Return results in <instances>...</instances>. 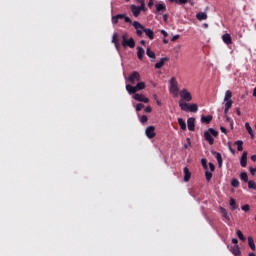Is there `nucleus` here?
<instances>
[{
  "label": "nucleus",
  "instance_id": "1",
  "mask_svg": "<svg viewBox=\"0 0 256 256\" xmlns=\"http://www.w3.org/2000/svg\"><path fill=\"white\" fill-rule=\"evenodd\" d=\"M179 107L181 111H185L186 113H197V111H199V106L195 103L189 104L187 102L179 101Z\"/></svg>",
  "mask_w": 256,
  "mask_h": 256
},
{
  "label": "nucleus",
  "instance_id": "2",
  "mask_svg": "<svg viewBox=\"0 0 256 256\" xmlns=\"http://www.w3.org/2000/svg\"><path fill=\"white\" fill-rule=\"evenodd\" d=\"M219 136V132L213 128H209L206 132H204V139L209 143V145H213L215 143V137Z\"/></svg>",
  "mask_w": 256,
  "mask_h": 256
},
{
  "label": "nucleus",
  "instance_id": "3",
  "mask_svg": "<svg viewBox=\"0 0 256 256\" xmlns=\"http://www.w3.org/2000/svg\"><path fill=\"white\" fill-rule=\"evenodd\" d=\"M232 97H233V94L231 93V90H227L225 92V97H224V103H225L224 115H227V113H229V109L233 107V100H231Z\"/></svg>",
  "mask_w": 256,
  "mask_h": 256
},
{
  "label": "nucleus",
  "instance_id": "4",
  "mask_svg": "<svg viewBox=\"0 0 256 256\" xmlns=\"http://www.w3.org/2000/svg\"><path fill=\"white\" fill-rule=\"evenodd\" d=\"M180 95V100L182 101V103H189L191 101H193V96L191 95V92H189V90H187V88H184L180 91L179 93Z\"/></svg>",
  "mask_w": 256,
  "mask_h": 256
},
{
  "label": "nucleus",
  "instance_id": "5",
  "mask_svg": "<svg viewBox=\"0 0 256 256\" xmlns=\"http://www.w3.org/2000/svg\"><path fill=\"white\" fill-rule=\"evenodd\" d=\"M169 91L172 93V95H177L179 93V84L177 83V79H175V77L170 79Z\"/></svg>",
  "mask_w": 256,
  "mask_h": 256
},
{
  "label": "nucleus",
  "instance_id": "6",
  "mask_svg": "<svg viewBox=\"0 0 256 256\" xmlns=\"http://www.w3.org/2000/svg\"><path fill=\"white\" fill-rule=\"evenodd\" d=\"M134 29H136V35L138 37H143V33H145V26H143L139 21H134L132 23Z\"/></svg>",
  "mask_w": 256,
  "mask_h": 256
},
{
  "label": "nucleus",
  "instance_id": "7",
  "mask_svg": "<svg viewBox=\"0 0 256 256\" xmlns=\"http://www.w3.org/2000/svg\"><path fill=\"white\" fill-rule=\"evenodd\" d=\"M130 9L134 17H139V15H141V11L145 10V3L140 4V6H135L134 4H132L130 6Z\"/></svg>",
  "mask_w": 256,
  "mask_h": 256
},
{
  "label": "nucleus",
  "instance_id": "8",
  "mask_svg": "<svg viewBox=\"0 0 256 256\" xmlns=\"http://www.w3.org/2000/svg\"><path fill=\"white\" fill-rule=\"evenodd\" d=\"M128 81H129V83H131L132 85H135L136 82L141 81V74H139V72H137V71H133V72L129 75Z\"/></svg>",
  "mask_w": 256,
  "mask_h": 256
},
{
  "label": "nucleus",
  "instance_id": "9",
  "mask_svg": "<svg viewBox=\"0 0 256 256\" xmlns=\"http://www.w3.org/2000/svg\"><path fill=\"white\" fill-rule=\"evenodd\" d=\"M230 253L234 256H241V248L239 245L227 246Z\"/></svg>",
  "mask_w": 256,
  "mask_h": 256
},
{
  "label": "nucleus",
  "instance_id": "10",
  "mask_svg": "<svg viewBox=\"0 0 256 256\" xmlns=\"http://www.w3.org/2000/svg\"><path fill=\"white\" fill-rule=\"evenodd\" d=\"M145 135L148 139H153L156 135L155 126H148L145 130Z\"/></svg>",
  "mask_w": 256,
  "mask_h": 256
},
{
  "label": "nucleus",
  "instance_id": "11",
  "mask_svg": "<svg viewBox=\"0 0 256 256\" xmlns=\"http://www.w3.org/2000/svg\"><path fill=\"white\" fill-rule=\"evenodd\" d=\"M133 99L139 101L140 103H149V98L145 97L143 94H134Z\"/></svg>",
  "mask_w": 256,
  "mask_h": 256
},
{
  "label": "nucleus",
  "instance_id": "12",
  "mask_svg": "<svg viewBox=\"0 0 256 256\" xmlns=\"http://www.w3.org/2000/svg\"><path fill=\"white\" fill-rule=\"evenodd\" d=\"M122 46L130 47V49H134L135 48V39L130 38V39L122 41Z\"/></svg>",
  "mask_w": 256,
  "mask_h": 256
},
{
  "label": "nucleus",
  "instance_id": "13",
  "mask_svg": "<svg viewBox=\"0 0 256 256\" xmlns=\"http://www.w3.org/2000/svg\"><path fill=\"white\" fill-rule=\"evenodd\" d=\"M212 155H214V157H216L218 167L221 169V167H223V157L221 156V153L212 151Z\"/></svg>",
  "mask_w": 256,
  "mask_h": 256
},
{
  "label": "nucleus",
  "instance_id": "14",
  "mask_svg": "<svg viewBox=\"0 0 256 256\" xmlns=\"http://www.w3.org/2000/svg\"><path fill=\"white\" fill-rule=\"evenodd\" d=\"M222 41L225 43V45H231L233 43V39L229 33L222 35Z\"/></svg>",
  "mask_w": 256,
  "mask_h": 256
},
{
  "label": "nucleus",
  "instance_id": "15",
  "mask_svg": "<svg viewBox=\"0 0 256 256\" xmlns=\"http://www.w3.org/2000/svg\"><path fill=\"white\" fill-rule=\"evenodd\" d=\"M188 131H195V118L190 117L187 120Z\"/></svg>",
  "mask_w": 256,
  "mask_h": 256
},
{
  "label": "nucleus",
  "instance_id": "16",
  "mask_svg": "<svg viewBox=\"0 0 256 256\" xmlns=\"http://www.w3.org/2000/svg\"><path fill=\"white\" fill-rule=\"evenodd\" d=\"M220 212L222 213V217H224V219H226V223H229L231 221V216H229L227 209L220 207Z\"/></svg>",
  "mask_w": 256,
  "mask_h": 256
},
{
  "label": "nucleus",
  "instance_id": "17",
  "mask_svg": "<svg viewBox=\"0 0 256 256\" xmlns=\"http://www.w3.org/2000/svg\"><path fill=\"white\" fill-rule=\"evenodd\" d=\"M126 91L129 95H136L135 93H137V88L136 86H132L130 84L126 85Z\"/></svg>",
  "mask_w": 256,
  "mask_h": 256
},
{
  "label": "nucleus",
  "instance_id": "18",
  "mask_svg": "<svg viewBox=\"0 0 256 256\" xmlns=\"http://www.w3.org/2000/svg\"><path fill=\"white\" fill-rule=\"evenodd\" d=\"M144 33H145L146 37H148V39H150V41H153V39H155V33L150 28H146L144 30Z\"/></svg>",
  "mask_w": 256,
  "mask_h": 256
},
{
  "label": "nucleus",
  "instance_id": "19",
  "mask_svg": "<svg viewBox=\"0 0 256 256\" xmlns=\"http://www.w3.org/2000/svg\"><path fill=\"white\" fill-rule=\"evenodd\" d=\"M137 57L139 61H143V56L145 55V49L141 46H137Z\"/></svg>",
  "mask_w": 256,
  "mask_h": 256
},
{
  "label": "nucleus",
  "instance_id": "20",
  "mask_svg": "<svg viewBox=\"0 0 256 256\" xmlns=\"http://www.w3.org/2000/svg\"><path fill=\"white\" fill-rule=\"evenodd\" d=\"M240 165H241V167H247V151H244L242 153V156L240 159Z\"/></svg>",
  "mask_w": 256,
  "mask_h": 256
},
{
  "label": "nucleus",
  "instance_id": "21",
  "mask_svg": "<svg viewBox=\"0 0 256 256\" xmlns=\"http://www.w3.org/2000/svg\"><path fill=\"white\" fill-rule=\"evenodd\" d=\"M191 179V172L189 171V168L184 167V181L185 183H189Z\"/></svg>",
  "mask_w": 256,
  "mask_h": 256
},
{
  "label": "nucleus",
  "instance_id": "22",
  "mask_svg": "<svg viewBox=\"0 0 256 256\" xmlns=\"http://www.w3.org/2000/svg\"><path fill=\"white\" fill-rule=\"evenodd\" d=\"M207 12H199L196 14V19H198V21H207Z\"/></svg>",
  "mask_w": 256,
  "mask_h": 256
},
{
  "label": "nucleus",
  "instance_id": "23",
  "mask_svg": "<svg viewBox=\"0 0 256 256\" xmlns=\"http://www.w3.org/2000/svg\"><path fill=\"white\" fill-rule=\"evenodd\" d=\"M246 131H248L251 139H255V133L253 132V128H251V125H249V122L245 123Z\"/></svg>",
  "mask_w": 256,
  "mask_h": 256
},
{
  "label": "nucleus",
  "instance_id": "24",
  "mask_svg": "<svg viewBox=\"0 0 256 256\" xmlns=\"http://www.w3.org/2000/svg\"><path fill=\"white\" fill-rule=\"evenodd\" d=\"M116 17L119 19H124L125 23H133V20H131V18H129L127 15L125 14H117Z\"/></svg>",
  "mask_w": 256,
  "mask_h": 256
},
{
  "label": "nucleus",
  "instance_id": "25",
  "mask_svg": "<svg viewBox=\"0 0 256 256\" xmlns=\"http://www.w3.org/2000/svg\"><path fill=\"white\" fill-rule=\"evenodd\" d=\"M165 61H169V58H161L159 62L155 64V69H161L165 65Z\"/></svg>",
  "mask_w": 256,
  "mask_h": 256
},
{
  "label": "nucleus",
  "instance_id": "26",
  "mask_svg": "<svg viewBox=\"0 0 256 256\" xmlns=\"http://www.w3.org/2000/svg\"><path fill=\"white\" fill-rule=\"evenodd\" d=\"M211 121H213V116H211V115L201 117V122L206 123V125H209V123H211Z\"/></svg>",
  "mask_w": 256,
  "mask_h": 256
},
{
  "label": "nucleus",
  "instance_id": "27",
  "mask_svg": "<svg viewBox=\"0 0 256 256\" xmlns=\"http://www.w3.org/2000/svg\"><path fill=\"white\" fill-rule=\"evenodd\" d=\"M178 124L182 131H185V129H187V123L185 122V120H183V118H178Z\"/></svg>",
  "mask_w": 256,
  "mask_h": 256
},
{
  "label": "nucleus",
  "instance_id": "28",
  "mask_svg": "<svg viewBox=\"0 0 256 256\" xmlns=\"http://www.w3.org/2000/svg\"><path fill=\"white\" fill-rule=\"evenodd\" d=\"M248 245L252 251H255V241L253 240V237H248Z\"/></svg>",
  "mask_w": 256,
  "mask_h": 256
},
{
  "label": "nucleus",
  "instance_id": "29",
  "mask_svg": "<svg viewBox=\"0 0 256 256\" xmlns=\"http://www.w3.org/2000/svg\"><path fill=\"white\" fill-rule=\"evenodd\" d=\"M156 11L157 13L167 11V6H165V4H156Z\"/></svg>",
  "mask_w": 256,
  "mask_h": 256
},
{
  "label": "nucleus",
  "instance_id": "30",
  "mask_svg": "<svg viewBox=\"0 0 256 256\" xmlns=\"http://www.w3.org/2000/svg\"><path fill=\"white\" fill-rule=\"evenodd\" d=\"M135 87H136V91H143L146 85H145V82H138Z\"/></svg>",
  "mask_w": 256,
  "mask_h": 256
},
{
  "label": "nucleus",
  "instance_id": "31",
  "mask_svg": "<svg viewBox=\"0 0 256 256\" xmlns=\"http://www.w3.org/2000/svg\"><path fill=\"white\" fill-rule=\"evenodd\" d=\"M240 179L245 183L249 182V176L247 175V172H241Z\"/></svg>",
  "mask_w": 256,
  "mask_h": 256
},
{
  "label": "nucleus",
  "instance_id": "32",
  "mask_svg": "<svg viewBox=\"0 0 256 256\" xmlns=\"http://www.w3.org/2000/svg\"><path fill=\"white\" fill-rule=\"evenodd\" d=\"M146 55L147 57H149L150 59H155V52L151 51V48H147L146 50Z\"/></svg>",
  "mask_w": 256,
  "mask_h": 256
},
{
  "label": "nucleus",
  "instance_id": "33",
  "mask_svg": "<svg viewBox=\"0 0 256 256\" xmlns=\"http://www.w3.org/2000/svg\"><path fill=\"white\" fill-rule=\"evenodd\" d=\"M235 145H237V151H243V140L236 141Z\"/></svg>",
  "mask_w": 256,
  "mask_h": 256
},
{
  "label": "nucleus",
  "instance_id": "34",
  "mask_svg": "<svg viewBox=\"0 0 256 256\" xmlns=\"http://www.w3.org/2000/svg\"><path fill=\"white\" fill-rule=\"evenodd\" d=\"M236 235H237L238 239H240V241H245L246 238L243 235V232H241V230H237Z\"/></svg>",
  "mask_w": 256,
  "mask_h": 256
},
{
  "label": "nucleus",
  "instance_id": "35",
  "mask_svg": "<svg viewBox=\"0 0 256 256\" xmlns=\"http://www.w3.org/2000/svg\"><path fill=\"white\" fill-rule=\"evenodd\" d=\"M205 177H206V181H211L212 177H213V172H210L209 170L205 171Z\"/></svg>",
  "mask_w": 256,
  "mask_h": 256
},
{
  "label": "nucleus",
  "instance_id": "36",
  "mask_svg": "<svg viewBox=\"0 0 256 256\" xmlns=\"http://www.w3.org/2000/svg\"><path fill=\"white\" fill-rule=\"evenodd\" d=\"M248 188L249 189H254V191H256V183H255V181L249 180L248 181Z\"/></svg>",
  "mask_w": 256,
  "mask_h": 256
},
{
  "label": "nucleus",
  "instance_id": "37",
  "mask_svg": "<svg viewBox=\"0 0 256 256\" xmlns=\"http://www.w3.org/2000/svg\"><path fill=\"white\" fill-rule=\"evenodd\" d=\"M230 207H232V211H235V209H237V202L233 198L230 199Z\"/></svg>",
  "mask_w": 256,
  "mask_h": 256
},
{
  "label": "nucleus",
  "instance_id": "38",
  "mask_svg": "<svg viewBox=\"0 0 256 256\" xmlns=\"http://www.w3.org/2000/svg\"><path fill=\"white\" fill-rule=\"evenodd\" d=\"M232 187H239V180L237 178H233L231 180Z\"/></svg>",
  "mask_w": 256,
  "mask_h": 256
},
{
  "label": "nucleus",
  "instance_id": "39",
  "mask_svg": "<svg viewBox=\"0 0 256 256\" xmlns=\"http://www.w3.org/2000/svg\"><path fill=\"white\" fill-rule=\"evenodd\" d=\"M144 108H145V105L143 103H138L135 106V109H136L137 112L141 111Z\"/></svg>",
  "mask_w": 256,
  "mask_h": 256
},
{
  "label": "nucleus",
  "instance_id": "40",
  "mask_svg": "<svg viewBox=\"0 0 256 256\" xmlns=\"http://www.w3.org/2000/svg\"><path fill=\"white\" fill-rule=\"evenodd\" d=\"M139 119H140V123H147V121H149V118L147 117V115H142Z\"/></svg>",
  "mask_w": 256,
  "mask_h": 256
},
{
  "label": "nucleus",
  "instance_id": "41",
  "mask_svg": "<svg viewBox=\"0 0 256 256\" xmlns=\"http://www.w3.org/2000/svg\"><path fill=\"white\" fill-rule=\"evenodd\" d=\"M242 211H245V213H247V211H249L250 206L249 204H245L244 206L241 207Z\"/></svg>",
  "mask_w": 256,
  "mask_h": 256
},
{
  "label": "nucleus",
  "instance_id": "42",
  "mask_svg": "<svg viewBox=\"0 0 256 256\" xmlns=\"http://www.w3.org/2000/svg\"><path fill=\"white\" fill-rule=\"evenodd\" d=\"M112 23L113 25H117V23H119V18H117V16H112Z\"/></svg>",
  "mask_w": 256,
  "mask_h": 256
},
{
  "label": "nucleus",
  "instance_id": "43",
  "mask_svg": "<svg viewBox=\"0 0 256 256\" xmlns=\"http://www.w3.org/2000/svg\"><path fill=\"white\" fill-rule=\"evenodd\" d=\"M209 169H210V172L213 173V171H215V164L214 163H209Z\"/></svg>",
  "mask_w": 256,
  "mask_h": 256
},
{
  "label": "nucleus",
  "instance_id": "44",
  "mask_svg": "<svg viewBox=\"0 0 256 256\" xmlns=\"http://www.w3.org/2000/svg\"><path fill=\"white\" fill-rule=\"evenodd\" d=\"M115 42H119V40L117 39V33H114L112 36V43L115 44Z\"/></svg>",
  "mask_w": 256,
  "mask_h": 256
},
{
  "label": "nucleus",
  "instance_id": "45",
  "mask_svg": "<svg viewBox=\"0 0 256 256\" xmlns=\"http://www.w3.org/2000/svg\"><path fill=\"white\" fill-rule=\"evenodd\" d=\"M202 166L204 167V169H207V159H202L201 160Z\"/></svg>",
  "mask_w": 256,
  "mask_h": 256
},
{
  "label": "nucleus",
  "instance_id": "46",
  "mask_svg": "<svg viewBox=\"0 0 256 256\" xmlns=\"http://www.w3.org/2000/svg\"><path fill=\"white\" fill-rule=\"evenodd\" d=\"M154 99L156 100V103H157L158 107H161L163 105L161 103V101L159 99H157V95H154Z\"/></svg>",
  "mask_w": 256,
  "mask_h": 256
},
{
  "label": "nucleus",
  "instance_id": "47",
  "mask_svg": "<svg viewBox=\"0 0 256 256\" xmlns=\"http://www.w3.org/2000/svg\"><path fill=\"white\" fill-rule=\"evenodd\" d=\"M145 113H151V111H153V108H151V106H147L145 109H144Z\"/></svg>",
  "mask_w": 256,
  "mask_h": 256
},
{
  "label": "nucleus",
  "instance_id": "48",
  "mask_svg": "<svg viewBox=\"0 0 256 256\" xmlns=\"http://www.w3.org/2000/svg\"><path fill=\"white\" fill-rule=\"evenodd\" d=\"M160 33L163 35V37H169V33H167L165 30H160Z\"/></svg>",
  "mask_w": 256,
  "mask_h": 256
},
{
  "label": "nucleus",
  "instance_id": "49",
  "mask_svg": "<svg viewBox=\"0 0 256 256\" xmlns=\"http://www.w3.org/2000/svg\"><path fill=\"white\" fill-rule=\"evenodd\" d=\"M220 131H221V133H224L225 135H227V128L221 126Z\"/></svg>",
  "mask_w": 256,
  "mask_h": 256
},
{
  "label": "nucleus",
  "instance_id": "50",
  "mask_svg": "<svg viewBox=\"0 0 256 256\" xmlns=\"http://www.w3.org/2000/svg\"><path fill=\"white\" fill-rule=\"evenodd\" d=\"M249 171H250L251 175H255V173H256V168L250 167V168H249Z\"/></svg>",
  "mask_w": 256,
  "mask_h": 256
},
{
  "label": "nucleus",
  "instance_id": "51",
  "mask_svg": "<svg viewBox=\"0 0 256 256\" xmlns=\"http://www.w3.org/2000/svg\"><path fill=\"white\" fill-rule=\"evenodd\" d=\"M189 0H178L179 5H185Z\"/></svg>",
  "mask_w": 256,
  "mask_h": 256
},
{
  "label": "nucleus",
  "instance_id": "52",
  "mask_svg": "<svg viewBox=\"0 0 256 256\" xmlns=\"http://www.w3.org/2000/svg\"><path fill=\"white\" fill-rule=\"evenodd\" d=\"M177 39H179V34L174 35V36L171 38V41H177Z\"/></svg>",
  "mask_w": 256,
  "mask_h": 256
},
{
  "label": "nucleus",
  "instance_id": "53",
  "mask_svg": "<svg viewBox=\"0 0 256 256\" xmlns=\"http://www.w3.org/2000/svg\"><path fill=\"white\" fill-rule=\"evenodd\" d=\"M232 243L234 244V245H239L238 243H239V240H237V238H233L232 239Z\"/></svg>",
  "mask_w": 256,
  "mask_h": 256
},
{
  "label": "nucleus",
  "instance_id": "54",
  "mask_svg": "<svg viewBox=\"0 0 256 256\" xmlns=\"http://www.w3.org/2000/svg\"><path fill=\"white\" fill-rule=\"evenodd\" d=\"M128 34L125 33L122 35V41H127Z\"/></svg>",
  "mask_w": 256,
  "mask_h": 256
},
{
  "label": "nucleus",
  "instance_id": "55",
  "mask_svg": "<svg viewBox=\"0 0 256 256\" xmlns=\"http://www.w3.org/2000/svg\"><path fill=\"white\" fill-rule=\"evenodd\" d=\"M229 151L232 153V155H235V150L229 145Z\"/></svg>",
  "mask_w": 256,
  "mask_h": 256
},
{
  "label": "nucleus",
  "instance_id": "56",
  "mask_svg": "<svg viewBox=\"0 0 256 256\" xmlns=\"http://www.w3.org/2000/svg\"><path fill=\"white\" fill-rule=\"evenodd\" d=\"M153 1H154V0H149V2H148V7H150V8L153 7Z\"/></svg>",
  "mask_w": 256,
  "mask_h": 256
},
{
  "label": "nucleus",
  "instance_id": "57",
  "mask_svg": "<svg viewBox=\"0 0 256 256\" xmlns=\"http://www.w3.org/2000/svg\"><path fill=\"white\" fill-rule=\"evenodd\" d=\"M236 115H238V117H241V110H239V108L236 110Z\"/></svg>",
  "mask_w": 256,
  "mask_h": 256
},
{
  "label": "nucleus",
  "instance_id": "58",
  "mask_svg": "<svg viewBox=\"0 0 256 256\" xmlns=\"http://www.w3.org/2000/svg\"><path fill=\"white\" fill-rule=\"evenodd\" d=\"M114 45H115L117 51H119V42H115Z\"/></svg>",
  "mask_w": 256,
  "mask_h": 256
},
{
  "label": "nucleus",
  "instance_id": "59",
  "mask_svg": "<svg viewBox=\"0 0 256 256\" xmlns=\"http://www.w3.org/2000/svg\"><path fill=\"white\" fill-rule=\"evenodd\" d=\"M251 161H254V162L256 161V155L255 154L251 156Z\"/></svg>",
  "mask_w": 256,
  "mask_h": 256
},
{
  "label": "nucleus",
  "instance_id": "60",
  "mask_svg": "<svg viewBox=\"0 0 256 256\" xmlns=\"http://www.w3.org/2000/svg\"><path fill=\"white\" fill-rule=\"evenodd\" d=\"M168 17H169V16H168L167 14H164V15H163L164 21H167Z\"/></svg>",
  "mask_w": 256,
  "mask_h": 256
},
{
  "label": "nucleus",
  "instance_id": "61",
  "mask_svg": "<svg viewBox=\"0 0 256 256\" xmlns=\"http://www.w3.org/2000/svg\"><path fill=\"white\" fill-rule=\"evenodd\" d=\"M203 27H204V29H208V27H209V24H207V23H204V24H203Z\"/></svg>",
  "mask_w": 256,
  "mask_h": 256
},
{
  "label": "nucleus",
  "instance_id": "62",
  "mask_svg": "<svg viewBox=\"0 0 256 256\" xmlns=\"http://www.w3.org/2000/svg\"><path fill=\"white\" fill-rule=\"evenodd\" d=\"M167 43H169V40L163 39V44H164V45H167Z\"/></svg>",
  "mask_w": 256,
  "mask_h": 256
},
{
  "label": "nucleus",
  "instance_id": "63",
  "mask_svg": "<svg viewBox=\"0 0 256 256\" xmlns=\"http://www.w3.org/2000/svg\"><path fill=\"white\" fill-rule=\"evenodd\" d=\"M253 97H256V87L253 90Z\"/></svg>",
  "mask_w": 256,
  "mask_h": 256
},
{
  "label": "nucleus",
  "instance_id": "64",
  "mask_svg": "<svg viewBox=\"0 0 256 256\" xmlns=\"http://www.w3.org/2000/svg\"><path fill=\"white\" fill-rule=\"evenodd\" d=\"M248 256H256V255H255V253L250 252V253L248 254Z\"/></svg>",
  "mask_w": 256,
  "mask_h": 256
}]
</instances>
